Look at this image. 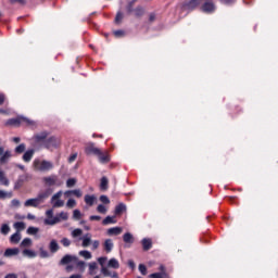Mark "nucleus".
Wrapping results in <instances>:
<instances>
[{
    "instance_id": "38",
    "label": "nucleus",
    "mask_w": 278,
    "mask_h": 278,
    "mask_svg": "<svg viewBox=\"0 0 278 278\" xmlns=\"http://www.w3.org/2000/svg\"><path fill=\"white\" fill-rule=\"evenodd\" d=\"M14 229H16V231L21 232L23 231V229H25V223L23 222H16L14 225H13Z\"/></svg>"
},
{
    "instance_id": "6",
    "label": "nucleus",
    "mask_w": 278,
    "mask_h": 278,
    "mask_svg": "<svg viewBox=\"0 0 278 278\" xmlns=\"http://www.w3.org/2000/svg\"><path fill=\"white\" fill-rule=\"evenodd\" d=\"M201 3H203V0H187L182 8L184 10H188L189 12H192V10H197V8H199V5H201Z\"/></svg>"
},
{
    "instance_id": "62",
    "label": "nucleus",
    "mask_w": 278,
    "mask_h": 278,
    "mask_svg": "<svg viewBox=\"0 0 278 278\" xmlns=\"http://www.w3.org/2000/svg\"><path fill=\"white\" fill-rule=\"evenodd\" d=\"M128 266H129V268H136V263L132 261V260H129L128 261Z\"/></svg>"
},
{
    "instance_id": "16",
    "label": "nucleus",
    "mask_w": 278,
    "mask_h": 278,
    "mask_svg": "<svg viewBox=\"0 0 278 278\" xmlns=\"http://www.w3.org/2000/svg\"><path fill=\"white\" fill-rule=\"evenodd\" d=\"M24 206L25 207H39L40 202H38L37 198L28 199L25 201Z\"/></svg>"
},
{
    "instance_id": "57",
    "label": "nucleus",
    "mask_w": 278,
    "mask_h": 278,
    "mask_svg": "<svg viewBox=\"0 0 278 278\" xmlns=\"http://www.w3.org/2000/svg\"><path fill=\"white\" fill-rule=\"evenodd\" d=\"M224 5H231V3H236V0H219Z\"/></svg>"
},
{
    "instance_id": "30",
    "label": "nucleus",
    "mask_w": 278,
    "mask_h": 278,
    "mask_svg": "<svg viewBox=\"0 0 278 278\" xmlns=\"http://www.w3.org/2000/svg\"><path fill=\"white\" fill-rule=\"evenodd\" d=\"M102 225H116V217L115 216H106L102 220Z\"/></svg>"
},
{
    "instance_id": "59",
    "label": "nucleus",
    "mask_w": 278,
    "mask_h": 278,
    "mask_svg": "<svg viewBox=\"0 0 278 278\" xmlns=\"http://www.w3.org/2000/svg\"><path fill=\"white\" fill-rule=\"evenodd\" d=\"M76 160H77V153H74V154H72V155L68 157L70 164H73V162H75Z\"/></svg>"
},
{
    "instance_id": "46",
    "label": "nucleus",
    "mask_w": 278,
    "mask_h": 278,
    "mask_svg": "<svg viewBox=\"0 0 278 278\" xmlns=\"http://www.w3.org/2000/svg\"><path fill=\"white\" fill-rule=\"evenodd\" d=\"M94 270H97V262L89 263V275H94Z\"/></svg>"
},
{
    "instance_id": "45",
    "label": "nucleus",
    "mask_w": 278,
    "mask_h": 278,
    "mask_svg": "<svg viewBox=\"0 0 278 278\" xmlns=\"http://www.w3.org/2000/svg\"><path fill=\"white\" fill-rule=\"evenodd\" d=\"M97 212H99V214H108V208L105 207V205L99 204L97 207Z\"/></svg>"
},
{
    "instance_id": "1",
    "label": "nucleus",
    "mask_w": 278,
    "mask_h": 278,
    "mask_svg": "<svg viewBox=\"0 0 278 278\" xmlns=\"http://www.w3.org/2000/svg\"><path fill=\"white\" fill-rule=\"evenodd\" d=\"M34 147L41 146L48 151H55V149H60L62 147V139L60 137L50 136L49 131H41L33 137Z\"/></svg>"
},
{
    "instance_id": "37",
    "label": "nucleus",
    "mask_w": 278,
    "mask_h": 278,
    "mask_svg": "<svg viewBox=\"0 0 278 278\" xmlns=\"http://www.w3.org/2000/svg\"><path fill=\"white\" fill-rule=\"evenodd\" d=\"M20 247L22 249H27L28 247H31V239H29V238L23 239Z\"/></svg>"
},
{
    "instance_id": "13",
    "label": "nucleus",
    "mask_w": 278,
    "mask_h": 278,
    "mask_svg": "<svg viewBox=\"0 0 278 278\" xmlns=\"http://www.w3.org/2000/svg\"><path fill=\"white\" fill-rule=\"evenodd\" d=\"M85 151H86L87 155H98L100 153L101 149L94 147V144L91 143L86 147Z\"/></svg>"
},
{
    "instance_id": "29",
    "label": "nucleus",
    "mask_w": 278,
    "mask_h": 278,
    "mask_svg": "<svg viewBox=\"0 0 278 278\" xmlns=\"http://www.w3.org/2000/svg\"><path fill=\"white\" fill-rule=\"evenodd\" d=\"M123 240L126 244H134V235H131V232H126L123 236Z\"/></svg>"
},
{
    "instance_id": "22",
    "label": "nucleus",
    "mask_w": 278,
    "mask_h": 278,
    "mask_svg": "<svg viewBox=\"0 0 278 278\" xmlns=\"http://www.w3.org/2000/svg\"><path fill=\"white\" fill-rule=\"evenodd\" d=\"M65 197H71L74 194V197H77V199H81L83 192L79 189L68 190L64 192Z\"/></svg>"
},
{
    "instance_id": "21",
    "label": "nucleus",
    "mask_w": 278,
    "mask_h": 278,
    "mask_svg": "<svg viewBox=\"0 0 278 278\" xmlns=\"http://www.w3.org/2000/svg\"><path fill=\"white\" fill-rule=\"evenodd\" d=\"M20 250L17 248H9L4 251V257H14V255H18Z\"/></svg>"
},
{
    "instance_id": "27",
    "label": "nucleus",
    "mask_w": 278,
    "mask_h": 278,
    "mask_svg": "<svg viewBox=\"0 0 278 278\" xmlns=\"http://www.w3.org/2000/svg\"><path fill=\"white\" fill-rule=\"evenodd\" d=\"M28 178L29 176L27 174L20 176L15 184V188H21V186H23V184H25V181H27Z\"/></svg>"
},
{
    "instance_id": "32",
    "label": "nucleus",
    "mask_w": 278,
    "mask_h": 278,
    "mask_svg": "<svg viewBox=\"0 0 278 278\" xmlns=\"http://www.w3.org/2000/svg\"><path fill=\"white\" fill-rule=\"evenodd\" d=\"M49 249H50L51 253H58V251H60V244H58V241L52 240L50 242Z\"/></svg>"
},
{
    "instance_id": "49",
    "label": "nucleus",
    "mask_w": 278,
    "mask_h": 278,
    "mask_svg": "<svg viewBox=\"0 0 278 278\" xmlns=\"http://www.w3.org/2000/svg\"><path fill=\"white\" fill-rule=\"evenodd\" d=\"M105 262H108V256H102L98 258V264H100L102 268H105Z\"/></svg>"
},
{
    "instance_id": "17",
    "label": "nucleus",
    "mask_w": 278,
    "mask_h": 278,
    "mask_svg": "<svg viewBox=\"0 0 278 278\" xmlns=\"http://www.w3.org/2000/svg\"><path fill=\"white\" fill-rule=\"evenodd\" d=\"M101 273L104 277L118 278V274L110 270L108 267H102Z\"/></svg>"
},
{
    "instance_id": "18",
    "label": "nucleus",
    "mask_w": 278,
    "mask_h": 278,
    "mask_svg": "<svg viewBox=\"0 0 278 278\" xmlns=\"http://www.w3.org/2000/svg\"><path fill=\"white\" fill-rule=\"evenodd\" d=\"M12 157V152L10 150L4 151L0 156V164H8Z\"/></svg>"
},
{
    "instance_id": "12",
    "label": "nucleus",
    "mask_w": 278,
    "mask_h": 278,
    "mask_svg": "<svg viewBox=\"0 0 278 278\" xmlns=\"http://www.w3.org/2000/svg\"><path fill=\"white\" fill-rule=\"evenodd\" d=\"M160 270L161 273H154L150 275V278H170L167 274H166V267H164V265L160 266Z\"/></svg>"
},
{
    "instance_id": "26",
    "label": "nucleus",
    "mask_w": 278,
    "mask_h": 278,
    "mask_svg": "<svg viewBox=\"0 0 278 278\" xmlns=\"http://www.w3.org/2000/svg\"><path fill=\"white\" fill-rule=\"evenodd\" d=\"M11 244H18L21 242V232L16 231L10 237Z\"/></svg>"
},
{
    "instance_id": "33",
    "label": "nucleus",
    "mask_w": 278,
    "mask_h": 278,
    "mask_svg": "<svg viewBox=\"0 0 278 278\" xmlns=\"http://www.w3.org/2000/svg\"><path fill=\"white\" fill-rule=\"evenodd\" d=\"M78 254L80 255V257H84L85 260H92V253H90V251L81 250L78 252Z\"/></svg>"
},
{
    "instance_id": "8",
    "label": "nucleus",
    "mask_w": 278,
    "mask_h": 278,
    "mask_svg": "<svg viewBox=\"0 0 278 278\" xmlns=\"http://www.w3.org/2000/svg\"><path fill=\"white\" fill-rule=\"evenodd\" d=\"M205 2L201 7V11L205 12L206 14H212L216 12V4L212 2V0H204Z\"/></svg>"
},
{
    "instance_id": "31",
    "label": "nucleus",
    "mask_w": 278,
    "mask_h": 278,
    "mask_svg": "<svg viewBox=\"0 0 278 278\" xmlns=\"http://www.w3.org/2000/svg\"><path fill=\"white\" fill-rule=\"evenodd\" d=\"M0 186H10V180L5 177L3 170H0Z\"/></svg>"
},
{
    "instance_id": "7",
    "label": "nucleus",
    "mask_w": 278,
    "mask_h": 278,
    "mask_svg": "<svg viewBox=\"0 0 278 278\" xmlns=\"http://www.w3.org/2000/svg\"><path fill=\"white\" fill-rule=\"evenodd\" d=\"M62 198V191H58L51 198V205L52 207H64V200H61Z\"/></svg>"
},
{
    "instance_id": "19",
    "label": "nucleus",
    "mask_w": 278,
    "mask_h": 278,
    "mask_svg": "<svg viewBox=\"0 0 278 278\" xmlns=\"http://www.w3.org/2000/svg\"><path fill=\"white\" fill-rule=\"evenodd\" d=\"M141 244H142L143 251H151V249L153 248V241L149 238L142 239Z\"/></svg>"
},
{
    "instance_id": "40",
    "label": "nucleus",
    "mask_w": 278,
    "mask_h": 278,
    "mask_svg": "<svg viewBox=\"0 0 278 278\" xmlns=\"http://www.w3.org/2000/svg\"><path fill=\"white\" fill-rule=\"evenodd\" d=\"M83 233L84 230H81V228H76L72 231V238H79Z\"/></svg>"
},
{
    "instance_id": "34",
    "label": "nucleus",
    "mask_w": 278,
    "mask_h": 278,
    "mask_svg": "<svg viewBox=\"0 0 278 278\" xmlns=\"http://www.w3.org/2000/svg\"><path fill=\"white\" fill-rule=\"evenodd\" d=\"M109 184H110V181L108 180V177L103 176V177L101 178L100 189H101V190H108Z\"/></svg>"
},
{
    "instance_id": "55",
    "label": "nucleus",
    "mask_w": 278,
    "mask_h": 278,
    "mask_svg": "<svg viewBox=\"0 0 278 278\" xmlns=\"http://www.w3.org/2000/svg\"><path fill=\"white\" fill-rule=\"evenodd\" d=\"M61 244H63V247H68L71 244V239L68 238H63L61 240Z\"/></svg>"
},
{
    "instance_id": "23",
    "label": "nucleus",
    "mask_w": 278,
    "mask_h": 278,
    "mask_svg": "<svg viewBox=\"0 0 278 278\" xmlns=\"http://www.w3.org/2000/svg\"><path fill=\"white\" fill-rule=\"evenodd\" d=\"M103 247L106 253H112V249H114V242L112 241V239H106Z\"/></svg>"
},
{
    "instance_id": "42",
    "label": "nucleus",
    "mask_w": 278,
    "mask_h": 278,
    "mask_svg": "<svg viewBox=\"0 0 278 278\" xmlns=\"http://www.w3.org/2000/svg\"><path fill=\"white\" fill-rule=\"evenodd\" d=\"M23 255H25L26 257H36V252L25 249L23 250Z\"/></svg>"
},
{
    "instance_id": "53",
    "label": "nucleus",
    "mask_w": 278,
    "mask_h": 278,
    "mask_svg": "<svg viewBox=\"0 0 278 278\" xmlns=\"http://www.w3.org/2000/svg\"><path fill=\"white\" fill-rule=\"evenodd\" d=\"M139 273L143 276L147 275V266H144V264L139 265Z\"/></svg>"
},
{
    "instance_id": "14",
    "label": "nucleus",
    "mask_w": 278,
    "mask_h": 278,
    "mask_svg": "<svg viewBox=\"0 0 278 278\" xmlns=\"http://www.w3.org/2000/svg\"><path fill=\"white\" fill-rule=\"evenodd\" d=\"M34 153H36V150H34V149H29L26 152H24V154L22 156L23 162H26V163L31 162V160L34 157Z\"/></svg>"
},
{
    "instance_id": "2",
    "label": "nucleus",
    "mask_w": 278,
    "mask_h": 278,
    "mask_svg": "<svg viewBox=\"0 0 278 278\" xmlns=\"http://www.w3.org/2000/svg\"><path fill=\"white\" fill-rule=\"evenodd\" d=\"M61 266H66L65 270L67 273H73L74 268H77L79 273H84L86 270V262L79 261V257L71 254H66L60 261Z\"/></svg>"
},
{
    "instance_id": "36",
    "label": "nucleus",
    "mask_w": 278,
    "mask_h": 278,
    "mask_svg": "<svg viewBox=\"0 0 278 278\" xmlns=\"http://www.w3.org/2000/svg\"><path fill=\"white\" fill-rule=\"evenodd\" d=\"M0 233H2V236H8V233H10V225L2 224L0 227Z\"/></svg>"
},
{
    "instance_id": "63",
    "label": "nucleus",
    "mask_w": 278,
    "mask_h": 278,
    "mask_svg": "<svg viewBox=\"0 0 278 278\" xmlns=\"http://www.w3.org/2000/svg\"><path fill=\"white\" fill-rule=\"evenodd\" d=\"M4 278H18L16 274H8Z\"/></svg>"
},
{
    "instance_id": "51",
    "label": "nucleus",
    "mask_w": 278,
    "mask_h": 278,
    "mask_svg": "<svg viewBox=\"0 0 278 278\" xmlns=\"http://www.w3.org/2000/svg\"><path fill=\"white\" fill-rule=\"evenodd\" d=\"M46 220H53V208H50L46 212Z\"/></svg>"
},
{
    "instance_id": "9",
    "label": "nucleus",
    "mask_w": 278,
    "mask_h": 278,
    "mask_svg": "<svg viewBox=\"0 0 278 278\" xmlns=\"http://www.w3.org/2000/svg\"><path fill=\"white\" fill-rule=\"evenodd\" d=\"M81 247L83 249H88L90 244H92V235L90 232L84 235L81 238Z\"/></svg>"
},
{
    "instance_id": "60",
    "label": "nucleus",
    "mask_w": 278,
    "mask_h": 278,
    "mask_svg": "<svg viewBox=\"0 0 278 278\" xmlns=\"http://www.w3.org/2000/svg\"><path fill=\"white\" fill-rule=\"evenodd\" d=\"M40 257H49V252H47L46 250H41Z\"/></svg>"
},
{
    "instance_id": "28",
    "label": "nucleus",
    "mask_w": 278,
    "mask_h": 278,
    "mask_svg": "<svg viewBox=\"0 0 278 278\" xmlns=\"http://www.w3.org/2000/svg\"><path fill=\"white\" fill-rule=\"evenodd\" d=\"M109 268H114L115 270L121 268V263H118V260L116 258H111L108 263Z\"/></svg>"
},
{
    "instance_id": "58",
    "label": "nucleus",
    "mask_w": 278,
    "mask_h": 278,
    "mask_svg": "<svg viewBox=\"0 0 278 278\" xmlns=\"http://www.w3.org/2000/svg\"><path fill=\"white\" fill-rule=\"evenodd\" d=\"M114 36H116V38H121L122 36H125V31L124 30H115Z\"/></svg>"
},
{
    "instance_id": "10",
    "label": "nucleus",
    "mask_w": 278,
    "mask_h": 278,
    "mask_svg": "<svg viewBox=\"0 0 278 278\" xmlns=\"http://www.w3.org/2000/svg\"><path fill=\"white\" fill-rule=\"evenodd\" d=\"M43 184L46 186H58V176L51 175L42 178Z\"/></svg>"
},
{
    "instance_id": "39",
    "label": "nucleus",
    "mask_w": 278,
    "mask_h": 278,
    "mask_svg": "<svg viewBox=\"0 0 278 278\" xmlns=\"http://www.w3.org/2000/svg\"><path fill=\"white\" fill-rule=\"evenodd\" d=\"M134 13H135V16H137V17L143 16V15H144V8H142V7H137V8L134 10Z\"/></svg>"
},
{
    "instance_id": "50",
    "label": "nucleus",
    "mask_w": 278,
    "mask_h": 278,
    "mask_svg": "<svg viewBox=\"0 0 278 278\" xmlns=\"http://www.w3.org/2000/svg\"><path fill=\"white\" fill-rule=\"evenodd\" d=\"M75 205H77V202L74 199L67 200L66 207L73 208Z\"/></svg>"
},
{
    "instance_id": "54",
    "label": "nucleus",
    "mask_w": 278,
    "mask_h": 278,
    "mask_svg": "<svg viewBox=\"0 0 278 278\" xmlns=\"http://www.w3.org/2000/svg\"><path fill=\"white\" fill-rule=\"evenodd\" d=\"M92 244V251H97L99 249V245L101 244L99 240L91 241Z\"/></svg>"
},
{
    "instance_id": "15",
    "label": "nucleus",
    "mask_w": 278,
    "mask_h": 278,
    "mask_svg": "<svg viewBox=\"0 0 278 278\" xmlns=\"http://www.w3.org/2000/svg\"><path fill=\"white\" fill-rule=\"evenodd\" d=\"M51 195V192L49 190L40 192L36 199L39 203V205H41V203H45V201H47V198Z\"/></svg>"
},
{
    "instance_id": "3",
    "label": "nucleus",
    "mask_w": 278,
    "mask_h": 278,
    "mask_svg": "<svg viewBox=\"0 0 278 278\" xmlns=\"http://www.w3.org/2000/svg\"><path fill=\"white\" fill-rule=\"evenodd\" d=\"M33 168L35 170H39L40 173H47L52 170L53 163L47 160L35 159L33 161Z\"/></svg>"
},
{
    "instance_id": "48",
    "label": "nucleus",
    "mask_w": 278,
    "mask_h": 278,
    "mask_svg": "<svg viewBox=\"0 0 278 278\" xmlns=\"http://www.w3.org/2000/svg\"><path fill=\"white\" fill-rule=\"evenodd\" d=\"M75 184H77V179H75V178H70V179H67V181H66V187H67V188H73V187L75 186Z\"/></svg>"
},
{
    "instance_id": "25",
    "label": "nucleus",
    "mask_w": 278,
    "mask_h": 278,
    "mask_svg": "<svg viewBox=\"0 0 278 278\" xmlns=\"http://www.w3.org/2000/svg\"><path fill=\"white\" fill-rule=\"evenodd\" d=\"M123 233V228L121 227H113L108 230L109 236H121Z\"/></svg>"
},
{
    "instance_id": "11",
    "label": "nucleus",
    "mask_w": 278,
    "mask_h": 278,
    "mask_svg": "<svg viewBox=\"0 0 278 278\" xmlns=\"http://www.w3.org/2000/svg\"><path fill=\"white\" fill-rule=\"evenodd\" d=\"M100 164H108L110 162V153L108 151H101L97 154Z\"/></svg>"
},
{
    "instance_id": "61",
    "label": "nucleus",
    "mask_w": 278,
    "mask_h": 278,
    "mask_svg": "<svg viewBox=\"0 0 278 278\" xmlns=\"http://www.w3.org/2000/svg\"><path fill=\"white\" fill-rule=\"evenodd\" d=\"M89 220H101V216H99V215H91L89 217Z\"/></svg>"
},
{
    "instance_id": "52",
    "label": "nucleus",
    "mask_w": 278,
    "mask_h": 278,
    "mask_svg": "<svg viewBox=\"0 0 278 278\" xmlns=\"http://www.w3.org/2000/svg\"><path fill=\"white\" fill-rule=\"evenodd\" d=\"M100 201H101V203H104L105 205H110V198H108V195H101Z\"/></svg>"
},
{
    "instance_id": "43",
    "label": "nucleus",
    "mask_w": 278,
    "mask_h": 278,
    "mask_svg": "<svg viewBox=\"0 0 278 278\" xmlns=\"http://www.w3.org/2000/svg\"><path fill=\"white\" fill-rule=\"evenodd\" d=\"M0 199H12V192L0 190Z\"/></svg>"
},
{
    "instance_id": "44",
    "label": "nucleus",
    "mask_w": 278,
    "mask_h": 278,
    "mask_svg": "<svg viewBox=\"0 0 278 278\" xmlns=\"http://www.w3.org/2000/svg\"><path fill=\"white\" fill-rule=\"evenodd\" d=\"M123 18H124V15H123V12H117L116 16H115V23L116 25H119V23H123Z\"/></svg>"
},
{
    "instance_id": "20",
    "label": "nucleus",
    "mask_w": 278,
    "mask_h": 278,
    "mask_svg": "<svg viewBox=\"0 0 278 278\" xmlns=\"http://www.w3.org/2000/svg\"><path fill=\"white\" fill-rule=\"evenodd\" d=\"M124 212H127V205L125 203H119L115 206V216H121Z\"/></svg>"
},
{
    "instance_id": "5",
    "label": "nucleus",
    "mask_w": 278,
    "mask_h": 278,
    "mask_svg": "<svg viewBox=\"0 0 278 278\" xmlns=\"http://www.w3.org/2000/svg\"><path fill=\"white\" fill-rule=\"evenodd\" d=\"M25 123L26 125H34V122L27 117H16V118H11L7 122V125H11L13 127H18L20 125H23Z\"/></svg>"
},
{
    "instance_id": "35",
    "label": "nucleus",
    "mask_w": 278,
    "mask_h": 278,
    "mask_svg": "<svg viewBox=\"0 0 278 278\" xmlns=\"http://www.w3.org/2000/svg\"><path fill=\"white\" fill-rule=\"evenodd\" d=\"M25 149H27V146H25V143H21L14 149V151L17 155H21L22 153H25Z\"/></svg>"
},
{
    "instance_id": "24",
    "label": "nucleus",
    "mask_w": 278,
    "mask_h": 278,
    "mask_svg": "<svg viewBox=\"0 0 278 278\" xmlns=\"http://www.w3.org/2000/svg\"><path fill=\"white\" fill-rule=\"evenodd\" d=\"M96 201H97V197L90 195V194L85 195V203L87 205H89V207H92V205H94Z\"/></svg>"
},
{
    "instance_id": "47",
    "label": "nucleus",
    "mask_w": 278,
    "mask_h": 278,
    "mask_svg": "<svg viewBox=\"0 0 278 278\" xmlns=\"http://www.w3.org/2000/svg\"><path fill=\"white\" fill-rule=\"evenodd\" d=\"M73 218H74V220H79L81 218V211L80 210H74Z\"/></svg>"
},
{
    "instance_id": "64",
    "label": "nucleus",
    "mask_w": 278,
    "mask_h": 278,
    "mask_svg": "<svg viewBox=\"0 0 278 278\" xmlns=\"http://www.w3.org/2000/svg\"><path fill=\"white\" fill-rule=\"evenodd\" d=\"M81 274H74L72 276H70V278H81Z\"/></svg>"
},
{
    "instance_id": "4",
    "label": "nucleus",
    "mask_w": 278,
    "mask_h": 278,
    "mask_svg": "<svg viewBox=\"0 0 278 278\" xmlns=\"http://www.w3.org/2000/svg\"><path fill=\"white\" fill-rule=\"evenodd\" d=\"M62 220H68V213L61 212L56 214L52 219H45V225H58V223H62Z\"/></svg>"
},
{
    "instance_id": "56",
    "label": "nucleus",
    "mask_w": 278,
    "mask_h": 278,
    "mask_svg": "<svg viewBox=\"0 0 278 278\" xmlns=\"http://www.w3.org/2000/svg\"><path fill=\"white\" fill-rule=\"evenodd\" d=\"M12 207H21V201L14 199L11 201Z\"/></svg>"
},
{
    "instance_id": "41",
    "label": "nucleus",
    "mask_w": 278,
    "mask_h": 278,
    "mask_svg": "<svg viewBox=\"0 0 278 278\" xmlns=\"http://www.w3.org/2000/svg\"><path fill=\"white\" fill-rule=\"evenodd\" d=\"M38 231H40V229L36 228L34 226H30L27 228L28 236H36V233H38Z\"/></svg>"
}]
</instances>
